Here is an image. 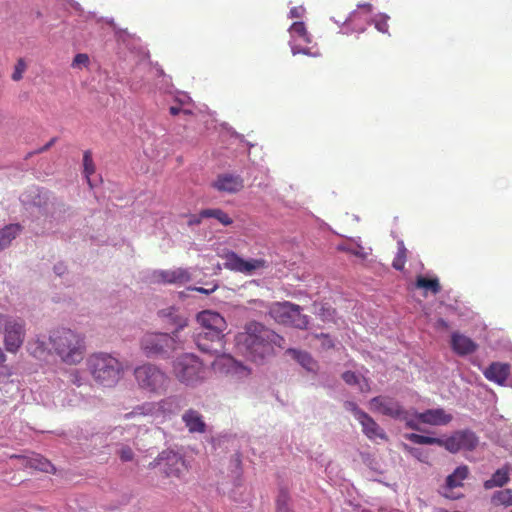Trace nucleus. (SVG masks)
Wrapping results in <instances>:
<instances>
[{"label": "nucleus", "mask_w": 512, "mask_h": 512, "mask_svg": "<svg viewBox=\"0 0 512 512\" xmlns=\"http://www.w3.org/2000/svg\"><path fill=\"white\" fill-rule=\"evenodd\" d=\"M510 480V468L509 466H503L497 469L491 476L490 479L484 481V488L491 490L494 487H503Z\"/></svg>", "instance_id": "bb28decb"}, {"label": "nucleus", "mask_w": 512, "mask_h": 512, "mask_svg": "<svg viewBox=\"0 0 512 512\" xmlns=\"http://www.w3.org/2000/svg\"><path fill=\"white\" fill-rule=\"evenodd\" d=\"M216 289H217V284L212 285L211 288H203V287H194L193 288L194 291L206 293V295H208V293H212V292L216 291Z\"/></svg>", "instance_id": "49530a36"}, {"label": "nucleus", "mask_w": 512, "mask_h": 512, "mask_svg": "<svg viewBox=\"0 0 512 512\" xmlns=\"http://www.w3.org/2000/svg\"><path fill=\"white\" fill-rule=\"evenodd\" d=\"M438 324H440V326H443V327H447L448 326L446 320H443V319H439L438 320Z\"/></svg>", "instance_id": "5fc2aeb1"}, {"label": "nucleus", "mask_w": 512, "mask_h": 512, "mask_svg": "<svg viewBox=\"0 0 512 512\" xmlns=\"http://www.w3.org/2000/svg\"><path fill=\"white\" fill-rule=\"evenodd\" d=\"M182 420L189 432H199L203 434L206 431V422L203 414L195 409H188L182 415Z\"/></svg>", "instance_id": "6ab92c4d"}, {"label": "nucleus", "mask_w": 512, "mask_h": 512, "mask_svg": "<svg viewBox=\"0 0 512 512\" xmlns=\"http://www.w3.org/2000/svg\"><path fill=\"white\" fill-rule=\"evenodd\" d=\"M345 407L347 410H350L353 413L354 417L360 422L362 411L357 403L355 402H346Z\"/></svg>", "instance_id": "ea45409f"}, {"label": "nucleus", "mask_w": 512, "mask_h": 512, "mask_svg": "<svg viewBox=\"0 0 512 512\" xmlns=\"http://www.w3.org/2000/svg\"><path fill=\"white\" fill-rule=\"evenodd\" d=\"M197 322L206 334L211 335L209 346H205L203 339L199 340V349L206 354L222 355L225 352V330L227 322L218 312L202 311L197 314Z\"/></svg>", "instance_id": "39448f33"}, {"label": "nucleus", "mask_w": 512, "mask_h": 512, "mask_svg": "<svg viewBox=\"0 0 512 512\" xmlns=\"http://www.w3.org/2000/svg\"><path fill=\"white\" fill-rule=\"evenodd\" d=\"M288 32L291 37L290 46L293 55L297 53H306L308 55L309 48L301 47V44H311L312 36L306 28L304 22H294L290 25Z\"/></svg>", "instance_id": "4468645a"}, {"label": "nucleus", "mask_w": 512, "mask_h": 512, "mask_svg": "<svg viewBox=\"0 0 512 512\" xmlns=\"http://www.w3.org/2000/svg\"><path fill=\"white\" fill-rule=\"evenodd\" d=\"M369 408L375 413H380L386 415L387 417L404 421L405 426L410 429H414L415 431H420L421 429L418 421L410 417L409 410H406L405 407H403L399 402V400L391 398V396H375L374 398L370 399Z\"/></svg>", "instance_id": "6e6552de"}, {"label": "nucleus", "mask_w": 512, "mask_h": 512, "mask_svg": "<svg viewBox=\"0 0 512 512\" xmlns=\"http://www.w3.org/2000/svg\"><path fill=\"white\" fill-rule=\"evenodd\" d=\"M415 287L426 292L430 291L433 295L441 292V282L438 277L418 276L415 279Z\"/></svg>", "instance_id": "c85d7f7f"}, {"label": "nucleus", "mask_w": 512, "mask_h": 512, "mask_svg": "<svg viewBox=\"0 0 512 512\" xmlns=\"http://www.w3.org/2000/svg\"><path fill=\"white\" fill-rule=\"evenodd\" d=\"M157 277L165 283H185L190 281L191 275L185 268H174L173 270L159 271Z\"/></svg>", "instance_id": "393cba45"}, {"label": "nucleus", "mask_w": 512, "mask_h": 512, "mask_svg": "<svg viewBox=\"0 0 512 512\" xmlns=\"http://www.w3.org/2000/svg\"><path fill=\"white\" fill-rule=\"evenodd\" d=\"M182 110L183 109H181V107H179V106H172L169 108V113L172 115H177V114H180V112H182ZM183 112L185 114H190L189 110H183Z\"/></svg>", "instance_id": "de8ad7c7"}, {"label": "nucleus", "mask_w": 512, "mask_h": 512, "mask_svg": "<svg viewBox=\"0 0 512 512\" xmlns=\"http://www.w3.org/2000/svg\"><path fill=\"white\" fill-rule=\"evenodd\" d=\"M220 256L224 259L225 268L243 274H252L256 269L265 268L267 265L264 259L245 260L232 250H227L221 253Z\"/></svg>", "instance_id": "f8f14e48"}, {"label": "nucleus", "mask_w": 512, "mask_h": 512, "mask_svg": "<svg viewBox=\"0 0 512 512\" xmlns=\"http://www.w3.org/2000/svg\"><path fill=\"white\" fill-rule=\"evenodd\" d=\"M49 341L55 354L62 362L68 365H76L82 361L85 355V341L81 334L71 329L61 327L50 333Z\"/></svg>", "instance_id": "7ed1b4c3"}, {"label": "nucleus", "mask_w": 512, "mask_h": 512, "mask_svg": "<svg viewBox=\"0 0 512 512\" xmlns=\"http://www.w3.org/2000/svg\"><path fill=\"white\" fill-rule=\"evenodd\" d=\"M21 226L5 225L0 229V251L11 244Z\"/></svg>", "instance_id": "7c9ffc66"}, {"label": "nucleus", "mask_w": 512, "mask_h": 512, "mask_svg": "<svg viewBox=\"0 0 512 512\" xmlns=\"http://www.w3.org/2000/svg\"><path fill=\"white\" fill-rule=\"evenodd\" d=\"M214 218L218 220L222 225H231L233 223L229 215L225 214L224 211L219 208H209L208 210H202L199 215H192L188 220V223H200L202 219Z\"/></svg>", "instance_id": "b1692460"}, {"label": "nucleus", "mask_w": 512, "mask_h": 512, "mask_svg": "<svg viewBox=\"0 0 512 512\" xmlns=\"http://www.w3.org/2000/svg\"><path fill=\"white\" fill-rule=\"evenodd\" d=\"M26 337V323L23 319L6 315L3 343L6 351L17 352Z\"/></svg>", "instance_id": "9d476101"}, {"label": "nucleus", "mask_w": 512, "mask_h": 512, "mask_svg": "<svg viewBox=\"0 0 512 512\" xmlns=\"http://www.w3.org/2000/svg\"><path fill=\"white\" fill-rule=\"evenodd\" d=\"M160 462H164V472L169 477H182L186 466L183 456L173 451H164L159 457Z\"/></svg>", "instance_id": "2eb2a0df"}, {"label": "nucleus", "mask_w": 512, "mask_h": 512, "mask_svg": "<svg viewBox=\"0 0 512 512\" xmlns=\"http://www.w3.org/2000/svg\"><path fill=\"white\" fill-rule=\"evenodd\" d=\"M87 369L94 381L104 387L115 386L124 372L122 362L108 353L90 355L87 358Z\"/></svg>", "instance_id": "20e7f679"}, {"label": "nucleus", "mask_w": 512, "mask_h": 512, "mask_svg": "<svg viewBox=\"0 0 512 512\" xmlns=\"http://www.w3.org/2000/svg\"><path fill=\"white\" fill-rule=\"evenodd\" d=\"M89 56L88 54H77L74 56V59L72 61L73 67H80V66H87L89 63Z\"/></svg>", "instance_id": "58836bf2"}, {"label": "nucleus", "mask_w": 512, "mask_h": 512, "mask_svg": "<svg viewBox=\"0 0 512 512\" xmlns=\"http://www.w3.org/2000/svg\"><path fill=\"white\" fill-rule=\"evenodd\" d=\"M440 512H451V511H447V510H442ZM452 512H461V511H452Z\"/></svg>", "instance_id": "4d7b16f0"}, {"label": "nucleus", "mask_w": 512, "mask_h": 512, "mask_svg": "<svg viewBox=\"0 0 512 512\" xmlns=\"http://www.w3.org/2000/svg\"><path fill=\"white\" fill-rule=\"evenodd\" d=\"M56 141H57V138H56V137H54V138L50 139V141H49V142H47L44 146H42L41 148L37 149V150L35 151V153H43V152H46V150L50 149V147H51V146H53V145H54V143H56Z\"/></svg>", "instance_id": "a18cd8bd"}, {"label": "nucleus", "mask_w": 512, "mask_h": 512, "mask_svg": "<svg viewBox=\"0 0 512 512\" xmlns=\"http://www.w3.org/2000/svg\"><path fill=\"white\" fill-rule=\"evenodd\" d=\"M352 245H338L337 249L341 251H347L349 253V248H351Z\"/></svg>", "instance_id": "603ef678"}, {"label": "nucleus", "mask_w": 512, "mask_h": 512, "mask_svg": "<svg viewBox=\"0 0 512 512\" xmlns=\"http://www.w3.org/2000/svg\"><path fill=\"white\" fill-rule=\"evenodd\" d=\"M11 459H22L25 461V466L32 467V469H38L41 471H45L46 473H50V471H55V467L53 463L48 461V459L44 458L41 455H34L27 458V456L12 454L10 455Z\"/></svg>", "instance_id": "5701e85b"}, {"label": "nucleus", "mask_w": 512, "mask_h": 512, "mask_svg": "<svg viewBox=\"0 0 512 512\" xmlns=\"http://www.w3.org/2000/svg\"><path fill=\"white\" fill-rule=\"evenodd\" d=\"M173 399L165 398L158 402H145L134 407L129 413L123 415L124 419L135 417H165L167 413H172Z\"/></svg>", "instance_id": "9b49d317"}, {"label": "nucleus", "mask_w": 512, "mask_h": 512, "mask_svg": "<svg viewBox=\"0 0 512 512\" xmlns=\"http://www.w3.org/2000/svg\"><path fill=\"white\" fill-rule=\"evenodd\" d=\"M376 27L379 31H381L382 33H386V31L388 30L389 26H388V23L387 22H378L376 24Z\"/></svg>", "instance_id": "09e8293b"}, {"label": "nucleus", "mask_w": 512, "mask_h": 512, "mask_svg": "<svg viewBox=\"0 0 512 512\" xmlns=\"http://www.w3.org/2000/svg\"><path fill=\"white\" fill-rule=\"evenodd\" d=\"M415 418L422 424L429 425H446L452 421L453 416L451 413H447L445 409L442 407H438L437 409H428L424 412H415Z\"/></svg>", "instance_id": "dca6fc26"}, {"label": "nucleus", "mask_w": 512, "mask_h": 512, "mask_svg": "<svg viewBox=\"0 0 512 512\" xmlns=\"http://www.w3.org/2000/svg\"><path fill=\"white\" fill-rule=\"evenodd\" d=\"M95 162L91 151H84L83 153V174L86 177L90 187H93L91 175L95 173Z\"/></svg>", "instance_id": "473e14b6"}, {"label": "nucleus", "mask_w": 512, "mask_h": 512, "mask_svg": "<svg viewBox=\"0 0 512 512\" xmlns=\"http://www.w3.org/2000/svg\"><path fill=\"white\" fill-rule=\"evenodd\" d=\"M360 425L362 427L363 434L369 439L380 438L387 441L388 435L385 433L383 428L374 420L370 414L362 411L360 414Z\"/></svg>", "instance_id": "f3484780"}, {"label": "nucleus", "mask_w": 512, "mask_h": 512, "mask_svg": "<svg viewBox=\"0 0 512 512\" xmlns=\"http://www.w3.org/2000/svg\"><path fill=\"white\" fill-rule=\"evenodd\" d=\"M349 253L356 255V257L360 258H366L368 253H366L364 247L360 245L352 246L351 249H349Z\"/></svg>", "instance_id": "a19ab883"}, {"label": "nucleus", "mask_w": 512, "mask_h": 512, "mask_svg": "<svg viewBox=\"0 0 512 512\" xmlns=\"http://www.w3.org/2000/svg\"><path fill=\"white\" fill-rule=\"evenodd\" d=\"M50 199V193L41 187H30L25 194L22 195V201L30 202L35 206L47 205Z\"/></svg>", "instance_id": "a878e982"}, {"label": "nucleus", "mask_w": 512, "mask_h": 512, "mask_svg": "<svg viewBox=\"0 0 512 512\" xmlns=\"http://www.w3.org/2000/svg\"><path fill=\"white\" fill-rule=\"evenodd\" d=\"M172 372L179 382L195 387L203 383L207 377V368L197 355L184 353L172 362Z\"/></svg>", "instance_id": "423d86ee"}, {"label": "nucleus", "mask_w": 512, "mask_h": 512, "mask_svg": "<svg viewBox=\"0 0 512 512\" xmlns=\"http://www.w3.org/2000/svg\"><path fill=\"white\" fill-rule=\"evenodd\" d=\"M70 382H72L73 385L81 386L83 385V376L78 371H73L70 374Z\"/></svg>", "instance_id": "79ce46f5"}, {"label": "nucleus", "mask_w": 512, "mask_h": 512, "mask_svg": "<svg viewBox=\"0 0 512 512\" xmlns=\"http://www.w3.org/2000/svg\"><path fill=\"white\" fill-rule=\"evenodd\" d=\"M270 316L278 323L296 328H307L309 319L302 313V308L292 302H276L269 308Z\"/></svg>", "instance_id": "1a4fd4ad"}, {"label": "nucleus", "mask_w": 512, "mask_h": 512, "mask_svg": "<svg viewBox=\"0 0 512 512\" xmlns=\"http://www.w3.org/2000/svg\"><path fill=\"white\" fill-rule=\"evenodd\" d=\"M451 347L457 355H468L478 349L477 343L465 334L455 332L451 335Z\"/></svg>", "instance_id": "a211bd4d"}, {"label": "nucleus", "mask_w": 512, "mask_h": 512, "mask_svg": "<svg viewBox=\"0 0 512 512\" xmlns=\"http://www.w3.org/2000/svg\"><path fill=\"white\" fill-rule=\"evenodd\" d=\"M207 335L208 334H207V332H205V330H202L201 332H199L195 335L196 347H198L200 349V339L201 338L203 339L205 345H210L209 340H207Z\"/></svg>", "instance_id": "37998d69"}, {"label": "nucleus", "mask_w": 512, "mask_h": 512, "mask_svg": "<svg viewBox=\"0 0 512 512\" xmlns=\"http://www.w3.org/2000/svg\"><path fill=\"white\" fill-rule=\"evenodd\" d=\"M478 442V437L474 431L458 430L443 440V447L449 452L456 453L462 449L473 450L478 446Z\"/></svg>", "instance_id": "ddd939ff"}, {"label": "nucleus", "mask_w": 512, "mask_h": 512, "mask_svg": "<svg viewBox=\"0 0 512 512\" xmlns=\"http://www.w3.org/2000/svg\"><path fill=\"white\" fill-rule=\"evenodd\" d=\"M290 499L287 490H281L276 499V512H294L290 508Z\"/></svg>", "instance_id": "c9c22d12"}, {"label": "nucleus", "mask_w": 512, "mask_h": 512, "mask_svg": "<svg viewBox=\"0 0 512 512\" xmlns=\"http://www.w3.org/2000/svg\"><path fill=\"white\" fill-rule=\"evenodd\" d=\"M342 378L344 382H346L347 385H358L359 390L365 393V391L370 390V385L367 381V379L363 378V382H361V379L359 375L356 374V372L353 371H346L343 372Z\"/></svg>", "instance_id": "2f4dec72"}, {"label": "nucleus", "mask_w": 512, "mask_h": 512, "mask_svg": "<svg viewBox=\"0 0 512 512\" xmlns=\"http://www.w3.org/2000/svg\"><path fill=\"white\" fill-rule=\"evenodd\" d=\"M6 324V315H3V313H0V331H4V326Z\"/></svg>", "instance_id": "3c124183"}, {"label": "nucleus", "mask_w": 512, "mask_h": 512, "mask_svg": "<svg viewBox=\"0 0 512 512\" xmlns=\"http://www.w3.org/2000/svg\"><path fill=\"white\" fill-rule=\"evenodd\" d=\"M510 373V365L502 362H492L484 371V376L496 382L498 385H504Z\"/></svg>", "instance_id": "aec40b11"}, {"label": "nucleus", "mask_w": 512, "mask_h": 512, "mask_svg": "<svg viewBox=\"0 0 512 512\" xmlns=\"http://www.w3.org/2000/svg\"><path fill=\"white\" fill-rule=\"evenodd\" d=\"M235 343L246 358L262 362L275 354V347L283 348L285 339L269 327L252 320L245 324L242 332L236 334Z\"/></svg>", "instance_id": "f257e3e1"}, {"label": "nucleus", "mask_w": 512, "mask_h": 512, "mask_svg": "<svg viewBox=\"0 0 512 512\" xmlns=\"http://www.w3.org/2000/svg\"><path fill=\"white\" fill-rule=\"evenodd\" d=\"M118 455L122 462H130V460H133L135 456L132 448L128 447V445H123L118 450Z\"/></svg>", "instance_id": "4c0bfd02"}, {"label": "nucleus", "mask_w": 512, "mask_h": 512, "mask_svg": "<svg viewBox=\"0 0 512 512\" xmlns=\"http://www.w3.org/2000/svg\"><path fill=\"white\" fill-rule=\"evenodd\" d=\"M470 470L467 465H460L457 466V468L452 472L449 476L446 478V487L450 488H456V487H462L464 480L467 479L469 476Z\"/></svg>", "instance_id": "cd10ccee"}, {"label": "nucleus", "mask_w": 512, "mask_h": 512, "mask_svg": "<svg viewBox=\"0 0 512 512\" xmlns=\"http://www.w3.org/2000/svg\"><path fill=\"white\" fill-rule=\"evenodd\" d=\"M207 340H208L209 342H211V341H212V336H207Z\"/></svg>", "instance_id": "6e6d98bb"}, {"label": "nucleus", "mask_w": 512, "mask_h": 512, "mask_svg": "<svg viewBox=\"0 0 512 512\" xmlns=\"http://www.w3.org/2000/svg\"><path fill=\"white\" fill-rule=\"evenodd\" d=\"M406 438L411 442L418 443L419 445L443 446L442 438L429 437V435H421V434L411 433V434H407Z\"/></svg>", "instance_id": "72a5a7b5"}, {"label": "nucleus", "mask_w": 512, "mask_h": 512, "mask_svg": "<svg viewBox=\"0 0 512 512\" xmlns=\"http://www.w3.org/2000/svg\"><path fill=\"white\" fill-rule=\"evenodd\" d=\"M134 378L139 388L148 393L163 394L170 386V377L167 372L151 362L135 368Z\"/></svg>", "instance_id": "0eeeda50"}, {"label": "nucleus", "mask_w": 512, "mask_h": 512, "mask_svg": "<svg viewBox=\"0 0 512 512\" xmlns=\"http://www.w3.org/2000/svg\"><path fill=\"white\" fill-rule=\"evenodd\" d=\"M407 260V249L404 246L403 242H398V251L396 256L393 258L392 266L399 271L405 267V263Z\"/></svg>", "instance_id": "f704fd0d"}, {"label": "nucleus", "mask_w": 512, "mask_h": 512, "mask_svg": "<svg viewBox=\"0 0 512 512\" xmlns=\"http://www.w3.org/2000/svg\"><path fill=\"white\" fill-rule=\"evenodd\" d=\"M160 314L175 328L171 333L150 332L141 337L140 347L148 358L170 355L175 349L181 348L185 341L181 330L188 324L186 316L181 315L175 308L164 309Z\"/></svg>", "instance_id": "f03ea898"}, {"label": "nucleus", "mask_w": 512, "mask_h": 512, "mask_svg": "<svg viewBox=\"0 0 512 512\" xmlns=\"http://www.w3.org/2000/svg\"><path fill=\"white\" fill-rule=\"evenodd\" d=\"M510 512H512V510Z\"/></svg>", "instance_id": "13d9d810"}, {"label": "nucleus", "mask_w": 512, "mask_h": 512, "mask_svg": "<svg viewBox=\"0 0 512 512\" xmlns=\"http://www.w3.org/2000/svg\"><path fill=\"white\" fill-rule=\"evenodd\" d=\"M26 61L23 58H19L12 73V80L19 81L23 79V74L26 70Z\"/></svg>", "instance_id": "e433bc0d"}, {"label": "nucleus", "mask_w": 512, "mask_h": 512, "mask_svg": "<svg viewBox=\"0 0 512 512\" xmlns=\"http://www.w3.org/2000/svg\"><path fill=\"white\" fill-rule=\"evenodd\" d=\"M5 360H6V355H5L4 351L1 350V348H0V363L5 362Z\"/></svg>", "instance_id": "864d4df0"}, {"label": "nucleus", "mask_w": 512, "mask_h": 512, "mask_svg": "<svg viewBox=\"0 0 512 512\" xmlns=\"http://www.w3.org/2000/svg\"><path fill=\"white\" fill-rule=\"evenodd\" d=\"M303 12L304 8H302V6H294L293 8L290 9L289 15L292 18H300L302 17Z\"/></svg>", "instance_id": "c03bdc74"}, {"label": "nucleus", "mask_w": 512, "mask_h": 512, "mask_svg": "<svg viewBox=\"0 0 512 512\" xmlns=\"http://www.w3.org/2000/svg\"><path fill=\"white\" fill-rule=\"evenodd\" d=\"M213 186L219 191L237 192L244 187L243 179L233 174H221L214 181Z\"/></svg>", "instance_id": "412c9836"}, {"label": "nucleus", "mask_w": 512, "mask_h": 512, "mask_svg": "<svg viewBox=\"0 0 512 512\" xmlns=\"http://www.w3.org/2000/svg\"><path fill=\"white\" fill-rule=\"evenodd\" d=\"M66 267L63 266V264H58L57 266H55V272L58 274V275H62L65 271Z\"/></svg>", "instance_id": "8fccbe9b"}, {"label": "nucleus", "mask_w": 512, "mask_h": 512, "mask_svg": "<svg viewBox=\"0 0 512 512\" xmlns=\"http://www.w3.org/2000/svg\"><path fill=\"white\" fill-rule=\"evenodd\" d=\"M286 353L291 355L306 371L316 373L319 369L318 362L307 351L288 348Z\"/></svg>", "instance_id": "4be33fe9"}, {"label": "nucleus", "mask_w": 512, "mask_h": 512, "mask_svg": "<svg viewBox=\"0 0 512 512\" xmlns=\"http://www.w3.org/2000/svg\"><path fill=\"white\" fill-rule=\"evenodd\" d=\"M494 507H512V489L497 490L491 496Z\"/></svg>", "instance_id": "c756f323"}]
</instances>
